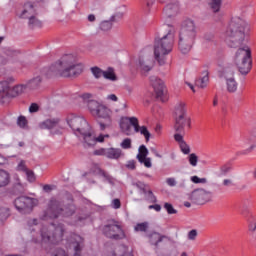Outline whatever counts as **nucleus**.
Masks as SVG:
<instances>
[{
    "instance_id": "nucleus-1",
    "label": "nucleus",
    "mask_w": 256,
    "mask_h": 256,
    "mask_svg": "<svg viewBox=\"0 0 256 256\" xmlns=\"http://www.w3.org/2000/svg\"><path fill=\"white\" fill-rule=\"evenodd\" d=\"M75 213V205L70 204L65 209H62L59 205V201L52 198L48 204L47 211L40 217V219H30L28 220V230L31 233L32 241L34 243H51L52 245H57L63 241V235L65 229L63 224H51L49 228L45 226L43 221H48V219H57L59 215L63 217H70ZM48 231H53L52 235Z\"/></svg>"
},
{
    "instance_id": "nucleus-2",
    "label": "nucleus",
    "mask_w": 256,
    "mask_h": 256,
    "mask_svg": "<svg viewBox=\"0 0 256 256\" xmlns=\"http://www.w3.org/2000/svg\"><path fill=\"white\" fill-rule=\"evenodd\" d=\"M223 39L233 49L241 47L245 41V21L239 16H233L223 33Z\"/></svg>"
},
{
    "instance_id": "nucleus-3",
    "label": "nucleus",
    "mask_w": 256,
    "mask_h": 256,
    "mask_svg": "<svg viewBox=\"0 0 256 256\" xmlns=\"http://www.w3.org/2000/svg\"><path fill=\"white\" fill-rule=\"evenodd\" d=\"M164 27L167 33L156 39L154 43V58L160 66L167 63V55L173 51V43H175V29L168 25Z\"/></svg>"
},
{
    "instance_id": "nucleus-4",
    "label": "nucleus",
    "mask_w": 256,
    "mask_h": 256,
    "mask_svg": "<svg viewBox=\"0 0 256 256\" xmlns=\"http://www.w3.org/2000/svg\"><path fill=\"white\" fill-rule=\"evenodd\" d=\"M50 71L61 77H75L83 73V65L77 63L72 54H66L50 67Z\"/></svg>"
},
{
    "instance_id": "nucleus-5",
    "label": "nucleus",
    "mask_w": 256,
    "mask_h": 256,
    "mask_svg": "<svg viewBox=\"0 0 256 256\" xmlns=\"http://www.w3.org/2000/svg\"><path fill=\"white\" fill-rule=\"evenodd\" d=\"M197 37V25L191 18H187L182 22L179 34V49L184 55L191 51L193 43Z\"/></svg>"
},
{
    "instance_id": "nucleus-6",
    "label": "nucleus",
    "mask_w": 256,
    "mask_h": 256,
    "mask_svg": "<svg viewBox=\"0 0 256 256\" xmlns=\"http://www.w3.org/2000/svg\"><path fill=\"white\" fill-rule=\"evenodd\" d=\"M89 111L93 117L104 119L105 123H100L101 131H105L107 127H111V123H113V119H115L113 110L97 101H91L89 103Z\"/></svg>"
},
{
    "instance_id": "nucleus-7",
    "label": "nucleus",
    "mask_w": 256,
    "mask_h": 256,
    "mask_svg": "<svg viewBox=\"0 0 256 256\" xmlns=\"http://www.w3.org/2000/svg\"><path fill=\"white\" fill-rule=\"evenodd\" d=\"M16 15L19 19H28V25L31 29L43 27V22L37 19L39 8L37 7V4L33 2H26L20 10H17Z\"/></svg>"
},
{
    "instance_id": "nucleus-8",
    "label": "nucleus",
    "mask_w": 256,
    "mask_h": 256,
    "mask_svg": "<svg viewBox=\"0 0 256 256\" xmlns=\"http://www.w3.org/2000/svg\"><path fill=\"white\" fill-rule=\"evenodd\" d=\"M234 63L241 75H247L251 71V48L247 45L239 47L234 55Z\"/></svg>"
},
{
    "instance_id": "nucleus-9",
    "label": "nucleus",
    "mask_w": 256,
    "mask_h": 256,
    "mask_svg": "<svg viewBox=\"0 0 256 256\" xmlns=\"http://www.w3.org/2000/svg\"><path fill=\"white\" fill-rule=\"evenodd\" d=\"M67 123L69 127L74 131V134L79 139H83L84 133H87L91 126L87 123L85 118L71 114L67 117Z\"/></svg>"
},
{
    "instance_id": "nucleus-10",
    "label": "nucleus",
    "mask_w": 256,
    "mask_h": 256,
    "mask_svg": "<svg viewBox=\"0 0 256 256\" xmlns=\"http://www.w3.org/2000/svg\"><path fill=\"white\" fill-rule=\"evenodd\" d=\"M37 203H39V201L35 198L21 196L15 199L14 206L19 213L25 215L27 213H31L33 211V207L37 206Z\"/></svg>"
},
{
    "instance_id": "nucleus-11",
    "label": "nucleus",
    "mask_w": 256,
    "mask_h": 256,
    "mask_svg": "<svg viewBox=\"0 0 256 256\" xmlns=\"http://www.w3.org/2000/svg\"><path fill=\"white\" fill-rule=\"evenodd\" d=\"M221 79H224L226 85V91L228 93H237L239 89V83L235 79V71L231 68H224L220 73Z\"/></svg>"
},
{
    "instance_id": "nucleus-12",
    "label": "nucleus",
    "mask_w": 256,
    "mask_h": 256,
    "mask_svg": "<svg viewBox=\"0 0 256 256\" xmlns=\"http://www.w3.org/2000/svg\"><path fill=\"white\" fill-rule=\"evenodd\" d=\"M103 233L108 239H115V241L125 239V231H123V228L117 222L105 225Z\"/></svg>"
},
{
    "instance_id": "nucleus-13",
    "label": "nucleus",
    "mask_w": 256,
    "mask_h": 256,
    "mask_svg": "<svg viewBox=\"0 0 256 256\" xmlns=\"http://www.w3.org/2000/svg\"><path fill=\"white\" fill-rule=\"evenodd\" d=\"M150 48H145L139 57L138 60V67L143 73V75H147L153 67H155V60H153V57L147 55V52L149 51Z\"/></svg>"
},
{
    "instance_id": "nucleus-14",
    "label": "nucleus",
    "mask_w": 256,
    "mask_h": 256,
    "mask_svg": "<svg viewBox=\"0 0 256 256\" xmlns=\"http://www.w3.org/2000/svg\"><path fill=\"white\" fill-rule=\"evenodd\" d=\"M20 52L12 48H6L0 53V67L13 65L19 61Z\"/></svg>"
},
{
    "instance_id": "nucleus-15",
    "label": "nucleus",
    "mask_w": 256,
    "mask_h": 256,
    "mask_svg": "<svg viewBox=\"0 0 256 256\" xmlns=\"http://www.w3.org/2000/svg\"><path fill=\"white\" fill-rule=\"evenodd\" d=\"M174 129L176 135H185L187 131L191 129V117L190 116H178L175 117Z\"/></svg>"
},
{
    "instance_id": "nucleus-16",
    "label": "nucleus",
    "mask_w": 256,
    "mask_h": 256,
    "mask_svg": "<svg viewBox=\"0 0 256 256\" xmlns=\"http://www.w3.org/2000/svg\"><path fill=\"white\" fill-rule=\"evenodd\" d=\"M190 201L196 205H203L207 201H211V192L205 189H196L190 194Z\"/></svg>"
},
{
    "instance_id": "nucleus-17",
    "label": "nucleus",
    "mask_w": 256,
    "mask_h": 256,
    "mask_svg": "<svg viewBox=\"0 0 256 256\" xmlns=\"http://www.w3.org/2000/svg\"><path fill=\"white\" fill-rule=\"evenodd\" d=\"M105 139H109L108 134H100L98 137H95L91 132V128L83 134L84 145H87V147H93L97 143H103Z\"/></svg>"
},
{
    "instance_id": "nucleus-18",
    "label": "nucleus",
    "mask_w": 256,
    "mask_h": 256,
    "mask_svg": "<svg viewBox=\"0 0 256 256\" xmlns=\"http://www.w3.org/2000/svg\"><path fill=\"white\" fill-rule=\"evenodd\" d=\"M150 85L153 87L157 99H160V101H165L163 99V97H165V83L163 80L157 76H151Z\"/></svg>"
},
{
    "instance_id": "nucleus-19",
    "label": "nucleus",
    "mask_w": 256,
    "mask_h": 256,
    "mask_svg": "<svg viewBox=\"0 0 256 256\" xmlns=\"http://www.w3.org/2000/svg\"><path fill=\"white\" fill-rule=\"evenodd\" d=\"M66 245L74 250V256H81L83 249V238L77 234H72L70 239L66 240Z\"/></svg>"
},
{
    "instance_id": "nucleus-20",
    "label": "nucleus",
    "mask_w": 256,
    "mask_h": 256,
    "mask_svg": "<svg viewBox=\"0 0 256 256\" xmlns=\"http://www.w3.org/2000/svg\"><path fill=\"white\" fill-rule=\"evenodd\" d=\"M149 155V150L147 149L146 145H141L138 149V154L136 156V159L141 163V165H144L147 169H151L153 167V162L151 158L147 157Z\"/></svg>"
},
{
    "instance_id": "nucleus-21",
    "label": "nucleus",
    "mask_w": 256,
    "mask_h": 256,
    "mask_svg": "<svg viewBox=\"0 0 256 256\" xmlns=\"http://www.w3.org/2000/svg\"><path fill=\"white\" fill-rule=\"evenodd\" d=\"M133 123H137V117H122L120 119V129L125 135H133Z\"/></svg>"
},
{
    "instance_id": "nucleus-22",
    "label": "nucleus",
    "mask_w": 256,
    "mask_h": 256,
    "mask_svg": "<svg viewBox=\"0 0 256 256\" xmlns=\"http://www.w3.org/2000/svg\"><path fill=\"white\" fill-rule=\"evenodd\" d=\"M181 8L179 7V2L174 1L168 3L164 8V15L168 17V19H173V17H177L178 13H180Z\"/></svg>"
},
{
    "instance_id": "nucleus-23",
    "label": "nucleus",
    "mask_w": 256,
    "mask_h": 256,
    "mask_svg": "<svg viewBox=\"0 0 256 256\" xmlns=\"http://www.w3.org/2000/svg\"><path fill=\"white\" fill-rule=\"evenodd\" d=\"M28 87L27 84H18L9 88L8 96L9 97H19V95H23L25 91H27Z\"/></svg>"
},
{
    "instance_id": "nucleus-24",
    "label": "nucleus",
    "mask_w": 256,
    "mask_h": 256,
    "mask_svg": "<svg viewBox=\"0 0 256 256\" xmlns=\"http://www.w3.org/2000/svg\"><path fill=\"white\" fill-rule=\"evenodd\" d=\"M183 136L184 135L181 134H175L174 139L178 143L182 153L184 155H189V153H191V148L189 147V145H187V142L183 139Z\"/></svg>"
},
{
    "instance_id": "nucleus-25",
    "label": "nucleus",
    "mask_w": 256,
    "mask_h": 256,
    "mask_svg": "<svg viewBox=\"0 0 256 256\" xmlns=\"http://www.w3.org/2000/svg\"><path fill=\"white\" fill-rule=\"evenodd\" d=\"M133 127L135 133H140V135H143L146 141L151 139V133L146 128V126H139V119H137L136 122H133Z\"/></svg>"
},
{
    "instance_id": "nucleus-26",
    "label": "nucleus",
    "mask_w": 256,
    "mask_h": 256,
    "mask_svg": "<svg viewBox=\"0 0 256 256\" xmlns=\"http://www.w3.org/2000/svg\"><path fill=\"white\" fill-rule=\"evenodd\" d=\"M175 117H186L187 114V104L185 102H177L174 108Z\"/></svg>"
},
{
    "instance_id": "nucleus-27",
    "label": "nucleus",
    "mask_w": 256,
    "mask_h": 256,
    "mask_svg": "<svg viewBox=\"0 0 256 256\" xmlns=\"http://www.w3.org/2000/svg\"><path fill=\"white\" fill-rule=\"evenodd\" d=\"M40 129H55L59 127V118H49L39 124Z\"/></svg>"
},
{
    "instance_id": "nucleus-28",
    "label": "nucleus",
    "mask_w": 256,
    "mask_h": 256,
    "mask_svg": "<svg viewBox=\"0 0 256 256\" xmlns=\"http://www.w3.org/2000/svg\"><path fill=\"white\" fill-rule=\"evenodd\" d=\"M196 86L199 89H205L209 85V71L205 70L202 72L201 76L196 79Z\"/></svg>"
},
{
    "instance_id": "nucleus-29",
    "label": "nucleus",
    "mask_w": 256,
    "mask_h": 256,
    "mask_svg": "<svg viewBox=\"0 0 256 256\" xmlns=\"http://www.w3.org/2000/svg\"><path fill=\"white\" fill-rule=\"evenodd\" d=\"M123 155V151L119 148H106V157L107 159H120Z\"/></svg>"
},
{
    "instance_id": "nucleus-30",
    "label": "nucleus",
    "mask_w": 256,
    "mask_h": 256,
    "mask_svg": "<svg viewBox=\"0 0 256 256\" xmlns=\"http://www.w3.org/2000/svg\"><path fill=\"white\" fill-rule=\"evenodd\" d=\"M166 238L167 237H165L157 232H153L149 235V241H150L151 245H155V247H157V245H159V243H161V241H163Z\"/></svg>"
},
{
    "instance_id": "nucleus-31",
    "label": "nucleus",
    "mask_w": 256,
    "mask_h": 256,
    "mask_svg": "<svg viewBox=\"0 0 256 256\" xmlns=\"http://www.w3.org/2000/svg\"><path fill=\"white\" fill-rule=\"evenodd\" d=\"M10 180L11 177L9 176V172L0 169V189L1 187H7V185H9Z\"/></svg>"
},
{
    "instance_id": "nucleus-32",
    "label": "nucleus",
    "mask_w": 256,
    "mask_h": 256,
    "mask_svg": "<svg viewBox=\"0 0 256 256\" xmlns=\"http://www.w3.org/2000/svg\"><path fill=\"white\" fill-rule=\"evenodd\" d=\"M41 81H43V78L41 76H36L30 81L27 82L28 89H37L39 85H41Z\"/></svg>"
},
{
    "instance_id": "nucleus-33",
    "label": "nucleus",
    "mask_w": 256,
    "mask_h": 256,
    "mask_svg": "<svg viewBox=\"0 0 256 256\" xmlns=\"http://www.w3.org/2000/svg\"><path fill=\"white\" fill-rule=\"evenodd\" d=\"M102 77L107 79L108 81H115L117 76L115 75V70L113 68H108L106 71L103 72Z\"/></svg>"
},
{
    "instance_id": "nucleus-34",
    "label": "nucleus",
    "mask_w": 256,
    "mask_h": 256,
    "mask_svg": "<svg viewBox=\"0 0 256 256\" xmlns=\"http://www.w3.org/2000/svg\"><path fill=\"white\" fill-rule=\"evenodd\" d=\"M248 232L250 235H253L256 231V218L255 216H251L248 218Z\"/></svg>"
},
{
    "instance_id": "nucleus-35",
    "label": "nucleus",
    "mask_w": 256,
    "mask_h": 256,
    "mask_svg": "<svg viewBox=\"0 0 256 256\" xmlns=\"http://www.w3.org/2000/svg\"><path fill=\"white\" fill-rule=\"evenodd\" d=\"M11 87V82L9 80L0 81V94L5 93L9 95V89Z\"/></svg>"
},
{
    "instance_id": "nucleus-36",
    "label": "nucleus",
    "mask_w": 256,
    "mask_h": 256,
    "mask_svg": "<svg viewBox=\"0 0 256 256\" xmlns=\"http://www.w3.org/2000/svg\"><path fill=\"white\" fill-rule=\"evenodd\" d=\"M149 229V222L138 223L134 226V231L136 233H145Z\"/></svg>"
},
{
    "instance_id": "nucleus-37",
    "label": "nucleus",
    "mask_w": 256,
    "mask_h": 256,
    "mask_svg": "<svg viewBox=\"0 0 256 256\" xmlns=\"http://www.w3.org/2000/svg\"><path fill=\"white\" fill-rule=\"evenodd\" d=\"M143 193L145 195L146 201H148L149 203H157V197H155V194H153V191L144 190Z\"/></svg>"
},
{
    "instance_id": "nucleus-38",
    "label": "nucleus",
    "mask_w": 256,
    "mask_h": 256,
    "mask_svg": "<svg viewBox=\"0 0 256 256\" xmlns=\"http://www.w3.org/2000/svg\"><path fill=\"white\" fill-rule=\"evenodd\" d=\"M79 99H81V101H83L84 103H87L88 109H89V104L91 103V101H95V100H93V94H91V93H83L79 96Z\"/></svg>"
},
{
    "instance_id": "nucleus-39",
    "label": "nucleus",
    "mask_w": 256,
    "mask_h": 256,
    "mask_svg": "<svg viewBox=\"0 0 256 256\" xmlns=\"http://www.w3.org/2000/svg\"><path fill=\"white\" fill-rule=\"evenodd\" d=\"M90 71L92 73V75L95 77V79H101V77H103V70H101V68L94 66L92 68H90Z\"/></svg>"
},
{
    "instance_id": "nucleus-40",
    "label": "nucleus",
    "mask_w": 256,
    "mask_h": 256,
    "mask_svg": "<svg viewBox=\"0 0 256 256\" xmlns=\"http://www.w3.org/2000/svg\"><path fill=\"white\" fill-rule=\"evenodd\" d=\"M190 181L195 183V185H205L207 183V178H199V176H191Z\"/></svg>"
},
{
    "instance_id": "nucleus-41",
    "label": "nucleus",
    "mask_w": 256,
    "mask_h": 256,
    "mask_svg": "<svg viewBox=\"0 0 256 256\" xmlns=\"http://www.w3.org/2000/svg\"><path fill=\"white\" fill-rule=\"evenodd\" d=\"M188 161L191 167H197V163L199 162V157H197V154L191 153L188 156Z\"/></svg>"
},
{
    "instance_id": "nucleus-42",
    "label": "nucleus",
    "mask_w": 256,
    "mask_h": 256,
    "mask_svg": "<svg viewBox=\"0 0 256 256\" xmlns=\"http://www.w3.org/2000/svg\"><path fill=\"white\" fill-rule=\"evenodd\" d=\"M210 7L214 13H217L221 9V0H210Z\"/></svg>"
},
{
    "instance_id": "nucleus-43",
    "label": "nucleus",
    "mask_w": 256,
    "mask_h": 256,
    "mask_svg": "<svg viewBox=\"0 0 256 256\" xmlns=\"http://www.w3.org/2000/svg\"><path fill=\"white\" fill-rule=\"evenodd\" d=\"M164 209L167 211L168 215H177V210L174 209L173 204L169 202L164 203Z\"/></svg>"
},
{
    "instance_id": "nucleus-44",
    "label": "nucleus",
    "mask_w": 256,
    "mask_h": 256,
    "mask_svg": "<svg viewBox=\"0 0 256 256\" xmlns=\"http://www.w3.org/2000/svg\"><path fill=\"white\" fill-rule=\"evenodd\" d=\"M17 125L18 127H21V129H25L27 127V118L19 116L17 119Z\"/></svg>"
},
{
    "instance_id": "nucleus-45",
    "label": "nucleus",
    "mask_w": 256,
    "mask_h": 256,
    "mask_svg": "<svg viewBox=\"0 0 256 256\" xmlns=\"http://www.w3.org/2000/svg\"><path fill=\"white\" fill-rule=\"evenodd\" d=\"M98 173L101 175V177L106 179V181H108L109 183H113V177H111V175H109L107 172L98 168Z\"/></svg>"
},
{
    "instance_id": "nucleus-46",
    "label": "nucleus",
    "mask_w": 256,
    "mask_h": 256,
    "mask_svg": "<svg viewBox=\"0 0 256 256\" xmlns=\"http://www.w3.org/2000/svg\"><path fill=\"white\" fill-rule=\"evenodd\" d=\"M29 169H27V166L25 165V160H21L17 165V171H22L23 173H26Z\"/></svg>"
},
{
    "instance_id": "nucleus-47",
    "label": "nucleus",
    "mask_w": 256,
    "mask_h": 256,
    "mask_svg": "<svg viewBox=\"0 0 256 256\" xmlns=\"http://www.w3.org/2000/svg\"><path fill=\"white\" fill-rule=\"evenodd\" d=\"M120 147H122V149H131V139L129 138L124 139L121 142Z\"/></svg>"
},
{
    "instance_id": "nucleus-48",
    "label": "nucleus",
    "mask_w": 256,
    "mask_h": 256,
    "mask_svg": "<svg viewBox=\"0 0 256 256\" xmlns=\"http://www.w3.org/2000/svg\"><path fill=\"white\" fill-rule=\"evenodd\" d=\"M111 27H113V25L109 21H105L100 24V29L102 31H109V29H111Z\"/></svg>"
},
{
    "instance_id": "nucleus-49",
    "label": "nucleus",
    "mask_w": 256,
    "mask_h": 256,
    "mask_svg": "<svg viewBox=\"0 0 256 256\" xmlns=\"http://www.w3.org/2000/svg\"><path fill=\"white\" fill-rule=\"evenodd\" d=\"M134 187H137L138 189H140V191H143V193H145V191H147L145 189V187H147V185L141 181H137V182H133Z\"/></svg>"
},
{
    "instance_id": "nucleus-50",
    "label": "nucleus",
    "mask_w": 256,
    "mask_h": 256,
    "mask_svg": "<svg viewBox=\"0 0 256 256\" xmlns=\"http://www.w3.org/2000/svg\"><path fill=\"white\" fill-rule=\"evenodd\" d=\"M94 155L107 157V148H100L94 151Z\"/></svg>"
},
{
    "instance_id": "nucleus-51",
    "label": "nucleus",
    "mask_w": 256,
    "mask_h": 256,
    "mask_svg": "<svg viewBox=\"0 0 256 256\" xmlns=\"http://www.w3.org/2000/svg\"><path fill=\"white\" fill-rule=\"evenodd\" d=\"M25 174H26L27 180L30 183H33L35 181V173H33V171L28 170V171L25 172Z\"/></svg>"
},
{
    "instance_id": "nucleus-52",
    "label": "nucleus",
    "mask_w": 256,
    "mask_h": 256,
    "mask_svg": "<svg viewBox=\"0 0 256 256\" xmlns=\"http://www.w3.org/2000/svg\"><path fill=\"white\" fill-rule=\"evenodd\" d=\"M9 217V211L7 209L0 210V221H5Z\"/></svg>"
},
{
    "instance_id": "nucleus-53",
    "label": "nucleus",
    "mask_w": 256,
    "mask_h": 256,
    "mask_svg": "<svg viewBox=\"0 0 256 256\" xmlns=\"http://www.w3.org/2000/svg\"><path fill=\"white\" fill-rule=\"evenodd\" d=\"M229 171H231V168L229 166H222L220 168V177H225V175H227V173H229Z\"/></svg>"
},
{
    "instance_id": "nucleus-54",
    "label": "nucleus",
    "mask_w": 256,
    "mask_h": 256,
    "mask_svg": "<svg viewBox=\"0 0 256 256\" xmlns=\"http://www.w3.org/2000/svg\"><path fill=\"white\" fill-rule=\"evenodd\" d=\"M112 209H121V200L119 199H113L111 203Z\"/></svg>"
},
{
    "instance_id": "nucleus-55",
    "label": "nucleus",
    "mask_w": 256,
    "mask_h": 256,
    "mask_svg": "<svg viewBox=\"0 0 256 256\" xmlns=\"http://www.w3.org/2000/svg\"><path fill=\"white\" fill-rule=\"evenodd\" d=\"M188 239L190 241H195V239H197V230H191L189 233H188Z\"/></svg>"
},
{
    "instance_id": "nucleus-56",
    "label": "nucleus",
    "mask_w": 256,
    "mask_h": 256,
    "mask_svg": "<svg viewBox=\"0 0 256 256\" xmlns=\"http://www.w3.org/2000/svg\"><path fill=\"white\" fill-rule=\"evenodd\" d=\"M31 113H37L39 111V105L37 103H32L29 107Z\"/></svg>"
},
{
    "instance_id": "nucleus-57",
    "label": "nucleus",
    "mask_w": 256,
    "mask_h": 256,
    "mask_svg": "<svg viewBox=\"0 0 256 256\" xmlns=\"http://www.w3.org/2000/svg\"><path fill=\"white\" fill-rule=\"evenodd\" d=\"M166 183L169 187H175V185H177V180H175V178H167Z\"/></svg>"
},
{
    "instance_id": "nucleus-58",
    "label": "nucleus",
    "mask_w": 256,
    "mask_h": 256,
    "mask_svg": "<svg viewBox=\"0 0 256 256\" xmlns=\"http://www.w3.org/2000/svg\"><path fill=\"white\" fill-rule=\"evenodd\" d=\"M222 185L224 187H233V185H235V184L233 183V180H231V179H224L222 182Z\"/></svg>"
},
{
    "instance_id": "nucleus-59",
    "label": "nucleus",
    "mask_w": 256,
    "mask_h": 256,
    "mask_svg": "<svg viewBox=\"0 0 256 256\" xmlns=\"http://www.w3.org/2000/svg\"><path fill=\"white\" fill-rule=\"evenodd\" d=\"M107 101H113L114 103H117L119 101V98L115 94H110L106 97Z\"/></svg>"
},
{
    "instance_id": "nucleus-60",
    "label": "nucleus",
    "mask_w": 256,
    "mask_h": 256,
    "mask_svg": "<svg viewBox=\"0 0 256 256\" xmlns=\"http://www.w3.org/2000/svg\"><path fill=\"white\" fill-rule=\"evenodd\" d=\"M44 193H51L53 191V186L49 184H45L42 187Z\"/></svg>"
},
{
    "instance_id": "nucleus-61",
    "label": "nucleus",
    "mask_w": 256,
    "mask_h": 256,
    "mask_svg": "<svg viewBox=\"0 0 256 256\" xmlns=\"http://www.w3.org/2000/svg\"><path fill=\"white\" fill-rule=\"evenodd\" d=\"M253 149H255V146H250L248 149L242 150L241 152H239V154L240 155H249V153H251Z\"/></svg>"
},
{
    "instance_id": "nucleus-62",
    "label": "nucleus",
    "mask_w": 256,
    "mask_h": 256,
    "mask_svg": "<svg viewBox=\"0 0 256 256\" xmlns=\"http://www.w3.org/2000/svg\"><path fill=\"white\" fill-rule=\"evenodd\" d=\"M148 209H154V211L159 213V212H161V205H159V204L150 205V206H148Z\"/></svg>"
},
{
    "instance_id": "nucleus-63",
    "label": "nucleus",
    "mask_w": 256,
    "mask_h": 256,
    "mask_svg": "<svg viewBox=\"0 0 256 256\" xmlns=\"http://www.w3.org/2000/svg\"><path fill=\"white\" fill-rule=\"evenodd\" d=\"M126 167L127 169H131V170L135 169V160L128 161L126 164Z\"/></svg>"
},
{
    "instance_id": "nucleus-64",
    "label": "nucleus",
    "mask_w": 256,
    "mask_h": 256,
    "mask_svg": "<svg viewBox=\"0 0 256 256\" xmlns=\"http://www.w3.org/2000/svg\"><path fill=\"white\" fill-rule=\"evenodd\" d=\"M54 256H67V253H65V250L60 249L57 250L56 254H54Z\"/></svg>"
}]
</instances>
